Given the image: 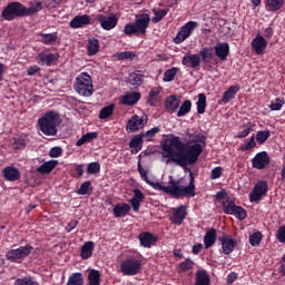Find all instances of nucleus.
<instances>
[{
    "mask_svg": "<svg viewBox=\"0 0 285 285\" xmlns=\"http://www.w3.org/2000/svg\"><path fill=\"white\" fill-rule=\"evenodd\" d=\"M161 151L167 155L165 158L169 159L167 164L174 163L176 166L186 168L198 161V157L203 154V146L184 144L179 137L171 135L169 139L161 142Z\"/></svg>",
    "mask_w": 285,
    "mask_h": 285,
    "instance_id": "1",
    "label": "nucleus"
},
{
    "mask_svg": "<svg viewBox=\"0 0 285 285\" xmlns=\"http://www.w3.org/2000/svg\"><path fill=\"white\" fill-rule=\"evenodd\" d=\"M184 170L188 173V186L186 187L180 186L179 185L180 180H174L171 176H169V181H168L169 186H164L160 183L150 181L147 178V171H145V169H142V165L138 163V173L140 174V178L142 179V181L149 185V187H153V189L165 193L174 199H179L184 197L186 198L196 197V184H195L196 180L194 178V171H190V169H188L187 167L186 168L184 167Z\"/></svg>",
    "mask_w": 285,
    "mask_h": 285,
    "instance_id": "2",
    "label": "nucleus"
},
{
    "mask_svg": "<svg viewBox=\"0 0 285 285\" xmlns=\"http://www.w3.org/2000/svg\"><path fill=\"white\" fill-rule=\"evenodd\" d=\"M227 193L225 189L218 191L215 194V200H223V214L225 215H233L239 222H243L244 219H247V210H245L242 206L235 205V199L226 197Z\"/></svg>",
    "mask_w": 285,
    "mask_h": 285,
    "instance_id": "3",
    "label": "nucleus"
},
{
    "mask_svg": "<svg viewBox=\"0 0 285 285\" xmlns=\"http://www.w3.org/2000/svg\"><path fill=\"white\" fill-rule=\"evenodd\" d=\"M144 199H145V195L142 194V191H140V189H137V188L132 189V198H130V205L126 203L117 204L114 207V217L116 218L126 217L128 213H130V208H132V212L137 213L138 210H140V204L142 203Z\"/></svg>",
    "mask_w": 285,
    "mask_h": 285,
    "instance_id": "4",
    "label": "nucleus"
},
{
    "mask_svg": "<svg viewBox=\"0 0 285 285\" xmlns=\"http://www.w3.org/2000/svg\"><path fill=\"white\" fill-rule=\"evenodd\" d=\"M147 28H149V14H135V21L132 23L126 24V27H122V35H126V37H145L147 33Z\"/></svg>",
    "mask_w": 285,
    "mask_h": 285,
    "instance_id": "5",
    "label": "nucleus"
},
{
    "mask_svg": "<svg viewBox=\"0 0 285 285\" xmlns=\"http://www.w3.org/2000/svg\"><path fill=\"white\" fill-rule=\"evenodd\" d=\"M58 126H60V115L56 111H48L38 118V128L42 135L56 136Z\"/></svg>",
    "mask_w": 285,
    "mask_h": 285,
    "instance_id": "6",
    "label": "nucleus"
},
{
    "mask_svg": "<svg viewBox=\"0 0 285 285\" xmlns=\"http://www.w3.org/2000/svg\"><path fill=\"white\" fill-rule=\"evenodd\" d=\"M33 14V12L26 11V7L21 2H9L2 10V20L11 22Z\"/></svg>",
    "mask_w": 285,
    "mask_h": 285,
    "instance_id": "7",
    "label": "nucleus"
},
{
    "mask_svg": "<svg viewBox=\"0 0 285 285\" xmlns=\"http://www.w3.org/2000/svg\"><path fill=\"white\" fill-rule=\"evenodd\" d=\"M75 91L85 98L91 97L94 94V86L91 85V76L87 72H81L75 78Z\"/></svg>",
    "mask_w": 285,
    "mask_h": 285,
    "instance_id": "8",
    "label": "nucleus"
},
{
    "mask_svg": "<svg viewBox=\"0 0 285 285\" xmlns=\"http://www.w3.org/2000/svg\"><path fill=\"white\" fill-rule=\"evenodd\" d=\"M141 268L142 263L140 261V255L126 258V261L120 263V274H122V276H135L140 274Z\"/></svg>",
    "mask_w": 285,
    "mask_h": 285,
    "instance_id": "9",
    "label": "nucleus"
},
{
    "mask_svg": "<svg viewBox=\"0 0 285 285\" xmlns=\"http://www.w3.org/2000/svg\"><path fill=\"white\" fill-rule=\"evenodd\" d=\"M33 252V246L26 245L19 246V248L9 249L6 254L7 261L13 264H21L23 259L31 255Z\"/></svg>",
    "mask_w": 285,
    "mask_h": 285,
    "instance_id": "10",
    "label": "nucleus"
},
{
    "mask_svg": "<svg viewBox=\"0 0 285 285\" xmlns=\"http://www.w3.org/2000/svg\"><path fill=\"white\" fill-rule=\"evenodd\" d=\"M198 27V22L188 21L180 29L179 32H176V37H174L175 45H181L190 35L194 33V30Z\"/></svg>",
    "mask_w": 285,
    "mask_h": 285,
    "instance_id": "11",
    "label": "nucleus"
},
{
    "mask_svg": "<svg viewBox=\"0 0 285 285\" xmlns=\"http://www.w3.org/2000/svg\"><path fill=\"white\" fill-rule=\"evenodd\" d=\"M268 191V187L266 181L261 180L254 185V188L249 193V203H259L266 193Z\"/></svg>",
    "mask_w": 285,
    "mask_h": 285,
    "instance_id": "12",
    "label": "nucleus"
},
{
    "mask_svg": "<svg viewBox=\"0 0 285 285\" xmlns=\"http://www.w3.org/2000/svg\"><path fill=\"white\" fill-rule=\"evenodd\" d=\"M96 21L99 22V26H101V29L106 31H110V30H114L118 24V17H116V14H112L110 17L98 14L96 16Z\"/></svg>",
    "mask_w": 285,
    "mask_h": 285,
    "instance_id": "13",
    "label": "nucleus"
},
{
    "mask_svg": "<svg viewBox=\"0 0 285 285\" xmlns=\"http://www.w3.org/2000/svg\"><path fill=\"white\" fill-rule=\"evenodd\" d=\"M268 164H271V159L266 151H261L252 158V168L256 170H264Z\"/></svg>",
    "mask_w": 285,
    "mask_h": 285,
    "instance_id": "14",
    "label": "nucleus"
},
{
    "mask_svg": "<svg viewBox=\"0 0 285 285\" xmlns=\"http://www.w3.org/2000/svg\"><path fill=\"white\" fill-rule=\"evenodd\" d=\"M60 59L59 53H46L39 52L38 53V63L42 67H52L57 63V60Z\"/></svg>",
    "mask_w": 285,
    "mask_h": 285,
    "instance_id": "15",
    "label": "nucleus"
},
{
    "mask_svg": "<svg viewBox=\"0 0 285 285\" xmlns=\"http://www.w3.org/2000/svg\"><path fill=\"white\" fill-rule=\"evenodd\" d=\"M210 50L215 53V58L220 61H227V56H229V45L227 42H218Z\"/></svg>",
    "mask_w": 285,
    "mask_h": 285,
    "instance_id": "16",
    "label": "nucleus"
},
{
    "mask_svg": "<svg viewBox=\"0 0 285 285\" xmlns=\"http://www.w3.org/2000/svg\"><path fill=\"white\" fill-rule=\"evenodd\" d=\"M88 26H91V18L89 14L77 16L72 18V20H69V28L75 30L82 29Z\"/></svg>",
    "mask_w": 285,
    "mask_h": 285,
    "instance_id": "17",
    "label": "nucleus"
},
{
    "mask_svg": "<svg viewBox=\"0 0 285 285\" xmlns=\"http://www.w3.org/2000/svg\"><path fill=\"white\" fill-rule=\"evenodd\" d=\"M218 242H220L223 254L225 255L233 254L235 246H237V242L229 235L218 238Z\"/></svg>",
    "mask_w": 285,
    "mask_h": 285,
    "instance_id": "18",
    "label": "nucleus"
},
{
    "mask_svg": "<svg viewBox=\"0 0 285 285\" xmlns=\"http://www.w3.org/2000/svg\"><path fill=\"white\" fill-rule=\"evenodd\" d=\"M200 62H203V59L198 58L196 53H185L181 58V66L186 68L196 69L200 67Z\"/></svg>",
    "mask_w": 285,
    "mask_h": 285,
    "instance_id": "19",
    "label": "nucleus"
},
{
    "mask_svg": "<svg viewBox=\"0 0 285 285\" xmlns=\"http://www.w3.org/2000/svg\"><path fill=\"white\" fill-rule=\"evenodd\" d=\"M186 206L181 205L179 207L174 208V213H171V217L169 218V222L176 226H181L184 223V219H186Z\"/></svg>",
    "mask_w": 285,
    "mask_h": 285,
    "instance_id": "20",
    "label": "nucleus"
},
{
    "mask_svg": "<svg viewBox=\"0 0 285 285\" xmlns=\"http://www.w3.org/2000/svg\"><path fill=\"white\" fill-rule=\"evenodd\" d=\"M138 239L140 240V246L145 248H151L157 243V236L149 232L140 233Z\"/></svg>",
    "mask_w": 285,
    "mask_h": 285,
    "instance_id": "21",
    "label": "nucleus"
},
{
    "mask_svg": "<svg viewBox=\"0 0 285 285\" xmlns=\"http://www.w3.org/2000/svg\"><path fill=\"white\" fill-rule=\"evenodd\" d=\"M142 124L144 120L140 118V116L132 115L126 125V132L132 134L140 130V128H142Z\"/></svg>",
    "mask_w": 285,
    "mask_h": 285,
    "instance_id": "22",
    "label": "nucleus"
},
{
    "mask_svg": "<svg viewBox=\"0 0 285 285\" xmlns=\"http://www.w3.org/2000/svg\"><path fill=\"white\" fill-rule=\"evenodd\" d=\"M2 174L4 176V179L9 183L19 181V179H21V173L17 167H4Z\"/></svg>",
    "mask_w": 285,
    "mask_h": 285,
    "instance_id": "23",
    "label": "nucleus"
},
{
    "mask_svg": "<svg viewBox=\"0 0 285 285\" xmlns=\"http://www.w3.org/2000/svg\"><path fill=\"white\" fill-rule=\"evenodd\" d=\"M266 39L259 35H256V37H254L252 40V49L256 55H262L264 49H266Z\"/></svg>",
    "mask_w": 285,
    "mask_h": 285,
    "instance_id": "24",
    "label": "nucleus"
},
{
    "mask_svg": "<svg viewBox=\"0 0 285 285\" xmlns=\"http://www.w3.org/2000/svg\"><path fill=\"white\" fill-rule=\"evenodd\" d=\"M237 92H239V86H229V88H227V90L223 92V98H220V105L225 106L229 102V100L235 99Z\"/></svg>",
    "mask_w": 285,
    "mask_h": 285,
    "instance_id": "25",
    "label": "nucleus"
},
{
    "mask_svg": "<svg viewBox=\"0 0 285 285\" xmlns=\"http://www.w3.org/2000/svg\"><path fill=\"white\" fill-rule=\"evenodd\" d=\"M137 101H140V92L138 91H131L129 94H126L120 99V104H122V106H135Z\"/></svg>",
    "mask_w": 285,
    "mask_h": 285,
    "instance_id": "26",
    "label": "nucleus"
},
{
    "mask_svg": "<svg viewBox=\"0 0 285 285\" xmlns=\"http://www.w3.org/2000/svg\"><path fill=\"white\" fill-rule=\"evenodd\" d=\"M145 76L141 73L140 70H135L128 75V85L138 88L142 86V79Z\"/></svg>",
    "mask_w": 285,
    "mask_h": 285,
    "instance_id": "27",
    "label": "nucleus"
},
{
    "mask_svg": "<svg viewBox=\"0 0 285 285\" xmlns=\"http://www.w3.org/2000/svg\"><path fill=\"white\" fill-rule=\"evenodd\" d=\"M220 237H217V230L210 228L206 232V235L203 236V245L206 246V249L213 247L215 245V240Z\"/></svg>",
    "mask_w": 285,
    "mask_h": 285,
    "instance_id": "28",
    "label": "nucleus"
},
{
    "mask_svg": "<svg viewBox=\"0 0 285 285\" xmlns=\"http://www.w3.org/2000/svg\"><path fill=\"white\" fill-rule=\"evenodd\" d=\"M161 131V129H159V127H153V129H149L145 132H140L138 135L132 136L131 139H136V138H140V139H145V141L150 142L153 141V138H155V135L159 134Z\"/></svg>",
    "mask_w": 285,
    "mask_h": 285,
    "instance_id": "29",
    "label": "nucleus"
},
{
    "mask_svg": "<svg viewBox=\"0 0 285 285\" xmlns=\"http://www.w3.org/2000/svg\"><path fill=\"white\" fill-rule=\"evenodd\" d=\"M57 165H59V163H57V160L46 161V163H42V165H40L36 169V171L40 175H49L57 167Z\"/></svg>",
    "mask_w": 285,
    "mask_h": 285,
    "instance_id": "30",
    "label": "nucleus"
},
{
    "mask_svg": "<svg viewBox=\"0 0 285 285\" xmlns=\"http://www.w3.org/2000/svg\"><path fill=\"white\" fill-rule=\"evenodd\" d=\"M160 92V88H153L151 90H149V94L147 95V104L149 105V107H157V104H159Z\"/></svg>",
    "mask_w": 285,
    "mask_h": 285,
    "instance_id": "31",
    "label": "nucleus"
},
{
    "mask_svg": "<svg viewBox=\"0 0 285 285\" xmlns=\"http://www.w3.org/2000/svg\"><path fill=\"white\" fill-rule=\"evenodd\" d=\"M94 253V242H87L85 245H81L80 252H79V257L81 259H89Z\"/></svg>",
    "mask_w": 285,
    "mask_h": 285,
    "instance_id": "32",
    "label": "nucleus"
},
{
    "mask_svg": "<svg viewBox=\"0 0 285 285\" xmlns=\"http://www.w3.org/2000/svg\"><path fill=\"white\" fill-rule=\"evenodd\" d=\"M38 37H40V43L46 45V46H55L57 43V33L51 32V33H38Z\"/></svg>",
    "mask_w": 285,
    "mask_h": 285,
    "instance_id": "33",
    "label": "nucleus"
},
{
    "mask_svg": "<svg viewBox=\"0 0 285 285\" xmlns=\"http://www.w3.org/2000/svg\"><path fill=\"white\" fill-rule=\"evenodd\" d=\"M179 107H181L180 101L174 95L167 97V99L165 100V108H167L169 112H174Z\"/></svg>",
    "mask_w": 285,
    "mask_h": 285,
    "instance_id": "34",
    "label": "nucleus"
},
{
    "mask_svg": "<svg viewBox=\"0 0 285 285\" xmlns=\"http://www.w3.org/2000/svg\"><path fill=\"white\" fill-rule=\"evenodd\" d=\"M196 56H198V58L203 60V63H209L210 60H213V57H215V53L209 47H205L202 48Z\"/></svg>",
    "mask_w": 285,
    "mask_h": 285,
    "instance_id": "35",
    "label": "nucleus"
},
{
    "mask_svg": "<svg viewBox=\"0 0 285 285\" xmlns=\"http://www.w3.org/2000/svg\"><path fill=\"white\" fill-rule=\"evenodd\" d=\"M167 13H169V9H153V14H155V17L149 18V22L157 24L164 17H167Z\"/></svg>",
    "mask_w": 285,
    "mask_h": 285,
    "instance_id": "36",
    "label": "nucleus"
},
{
    "mask_svg": "<svg viewBox=\"0 0 285 285\" xmlns=\"http://www.w3.org/2000/svg\"><path fill=\"white\" fill-rule=\"evenodd\" d=\"M194 285H210V276L208 275V272H196V283Z\"/></svg>",
    "mask_w": 285,
    "mask_h": 285,
    "instance_id": "37",
    "label": "nucleus"
},
{
    "mask_svg": "<svg viewBox=\"0 0 285 285\" xmlns=\"http://www.w3.org/2000/svg\"><path fill=\"white\" fill-rule=\"evenodd\" d=\"M97 52H99V40L91 37L87 40V55L95 56Z\"/></svg>",
    "mask_w": 285,
    "mask_h": 285,
    "instance_id": "38",
    "label": "nucleus"
},
{
    "mask_svg": "<svg viewBox=\"0 0 285 285\" xmlns=\"http://www.w3.org/2000/svg\"><path fill=\"white\" fill-rule=\"evenodd\" d=\"M283 0H266V10L268 12H277L283 8Z\"/></svg>",
    "mask_w": 285,
    "mask_h": 285,
    "instance_id": "39",
    "label": "nucleus"
},
{
    "mask_svg": "<svg viewBox=\"0 0 285 285\" xmlns=\"http://www.w3.org/2000/svg\"><path fill=\"white\" fill-rule=\"evenodd\" d=\"M89 281V285H101V273L96 269L89 271V275L87 276Z\"/></svg>",
    "mask_w": 285,
    "mask_h": 285,
    "instance_id": "40",
    "label": "nucleus"
},
{
    "mask_svg": "<svg viewBox=\"0 0 285 285\" xmlns=\"http://www.w3.org/2000/svg\"><path fill=\"white\" fill-rule=\"evenodd\" d=\"M146 141L141 139L140 137L130 138V142L128 144V147L134 150V154L140 153L142 150V142Z\"/></svg>",
    "mask_w": 285,
    "mask_h": 285,
    "instance_id": "41",
    "label": "nucleus"
},
{
    "mask_svg": "<svg viewBox=\"0 0 285 285\" xmlns=\"http://www.w3.org/2000/svg\"><path fill=\"white\" fill-rule=\"evenodd\" d=\"M196 111L198 115L206 112V94H198V101H196Z\"/></svg>",
    "mask_w": 285,
    "mask_h": 285,
    "instance_id": "42",
    "label": "nucleus"
},
{
    "mask_svg": "<svg viewBox=\"0 0 285 285\" xmlns=\"http://www.w3.org/2000/svg\"><path fill=\"white\" fill-rule=\"evenodd\" d=\"M114 110H115L114 105H108V106L101 108V110L99 111V119L100 120H106V119L112 117L114 116Z\"/></svg>",
    "mask_w": 285,
    "mask_h": 285,
    "instance_id": "43",
    "label": "nucleus"
},
{
    "mask_svg": "<svg viewBox=\"0 0 285 285\" xmlns=\"http://www.w3.org/2000/svg\"><path fill=\"white\" fill-rule=\"evenodd\" d=\"M252 137H254V141L264 145L268 140V137H271V132L268 130L256 131V135H252Z\"/></svg>",
    "mask_w": 285,
    "mask_h": 285,
    "instance_id": "44",
    "label": "nucleus"
},
{
    "mask_svg": "<svg viewBox=\"0 0 285 285\" xmlns=\"http://www.w3.org/2000/svg\"><path fill=\"white\" fill-rule=\"evenodd\" d=\"M176 109H179V111H176V117H185L186 115H188V112H190V100H184V102H181V106Z\"/></svg>",
    "mask_w": 285,
    "mask_h": 285,
    "instance_id": "45",
    "label": "nucleus"
},
{
    "mask_svg": "<svg viewBox=\"0 0 285 285\" xmlns=\"http://www.w3.org/2000/svg\"><path fill=\"white\" fill-rule=\"evenodd\" d=\"M77 195L79 196H89L91 195V181L87 180L81 183L79 189H77Z\"/></svg>",
    "mask_w": 285,
    "mask_h": 285,
    "instance_id": "46",
    "label": "nucleus"
},
{
    "mask_svg": "<svg viewBox=\"0 0 285 285\" xmlns=\"http://www.w3.org/2000/svg\"><path fill=\"white\" fill-rule=\"evenodd\" d=\"M256 140H254V136L249 137L247 140H245V142L242 144V146H239V151L246 153L252 150L253 148L256 147Z\"/></svg>",
    "mask_w": 285,
    "mask_h": 285,
    "instance_id": "47",
    "label": "nucleus"
},
{
    "mask_svg": "<svg viewBox=\"0 0 285 285\" xmlns=\"http://www.w3.org/2000/svg\"><path fill=\"white\" fill-rule=\"evenodd\" d=\"M66 285H83V277L81 276V273L69 275Z\"/></svg>",
    "mask_w": 285,
    "mask_h": 285,
    "instance_id": "48",
    "label": "nucleus"
},
{
    "mask_svg": "<svg viewBox=\"0 0 285 285\" xmlns=\"http://www.w3.org/2000/svg\"><path fill=\"white\" fill-rule=\"evenodd\" d=\"M194 269V261L186 258L184 262L179 263V274L187 273Z\"/></svg>",
    "mask_w": 285,
    "mask_h": 285,
    "instance_id": "49",
    "label": "nucleus"
},
{
    "mask_svg": "<svg viewBox=\"0 0 285 285\" xmlns=\"http://www.w3.org/2000/svg\"><path fill=\"white\" fill-rule=\"evenodd\" d=\"M263 237L264 236L262 235V232H256V233L249 235V246H252V247L259 246Z\"/></svg>",
    "mask_w": 285,
    "mask_h": 285,
    "instance_id": "50",
    "label": "nucleus"
},
{
    "mask_svg": "<svg viewBox=\"0 0 285 285\" xmlns=\"http://www.w3.org/2000/svg\"><path fill=\"white\" fill-rule=\"evenodd\" d=\"M176 72H179V69L178 68H176V67H174V68H171V69H167L166 71H165V77H163V81H165V82H171V81H174V77H176Z\"/></svg>",
    "mask_w": 285,
    "mask_h": 285,
    "instance_id": "51",
    "label": "nucleus"
},
{
    "mask_svg": "<svg viewBox=\"0 0 285 285\" xmlns=\"http://www.w3.org/2000/svg\"><path fill=\"white\" fill-rule=\"evenodd\" d=\"M101 171V165L99 163H89L87 165V174L97 175Z\"/></svg>",
    "mask_w": 285,
    "mask_h": 285,
    "instance_id": "52",
    "label": "nucleus"
},
{
    "mask_svg": "<svg viewBox=\"0 0 285 285\" xmlns=\"http://www.w3.org/2000/svg\"><path fill=\"white\" fill-rule=\"evenodd\" d=\"M206 136L203 134H196L194 135V139H191V144L194 145H200V147L206 148Z\"/></svg>",
    "mask_w": 285,
    "mask_h": 285,
    "instance_id": "53",
    "label": "nucleus"
},
{
    "mask_svg": "<svg viewBox=\"0 0 285 285\" xmlns=\"http://www.w3.org/2000/svg\"><path fill=\"white\" fill-rule=\"evenodd\" d=\"M285 101L282 98H276L272 105H268V109L272 111H278L281 108H283V105Z\"/></svg>",
    "mask_w": 285,
    "mask_h": 285,
    "instance_id": "54",
    "label": "nucleus"
},
{
    "mask_svg": "<svg viewBox=\"0 0 285 285\" xmlns=\"http://www.w3.org/2000/svg\"><path fill=\"white\" fill-rule=\"evenodd\" d=\"M116 58H118V60L122 61V60H130L135 58V52L132 51H120L118 53H116Z\"/></svg>",
    "mask_w": 285,
    "mask_h": 285,
    "instance_id": "55",
    "label": "nucleus"
},
{
    "mask_svg": "<svg viewBox=\"0 0 285 285\" xmlns=\"http://www.w3.org/2000/svg\"><path fill=\"white\" fill-rule=\"evenodd\" d=\"M13 285H36V282L31 277H23L13 281Z\"/></svg>",
    "mask_w": 285,
    "mask_h": 285,
    "instance_id": "56",
    "label": "nucleus"
},
{
    "mask_svg": "<svg viewBox=\"0 0 285 285\" xmlns=\"http://www.w3.org/2000/svg\"><path fill=\"white\" fill-rule=\"evenodd\" d=\"M223 176V167H215L210 170V179H220Z\"/></svg>",
    "mask_w": 285,
    "mask_h": 285,
    "instance_id": "57",
    "label": "nucleus"
},
{
    "mask_svg": "<svg viewBox=\"0 0 285 285\" xmlns=\"http://www.w3.org/2000/svg\"><path fill=\"white\" fill-rule=\"evenodd\" d=\"M40 10H43V3L41 2H36V4L29 7V8H26V12H30V13H38L40 12Z\"/></svg>",
    "mask_w": 285,
    "mask_h": 285,
    "instance_id": "58",
    "label": "nucleus"
},
{
    "mask_svg": "<svg viewBox=\"0 0 285 285\" xmlns=\"http://www.w3.org/2000/svg\"><path fill=\"white\" fill-rule=\"evenodd\" d=\"M276 239L281 244H285V225L278 227V230L276 232Z\"/></svg>",
    "mask_w": 285,
    "mask_h": 285,
    "instance_id": "59",
    "label": "nucleus"
},
{
    "mask_svg": "<svg viewBox=\"0 0 285 285\" xmlns=\"http://www.w3.org/2000/svg\"><path fill=\"white\" fill-rule=\"evenodd\" d=\"M48 156H50V158H58L62 156V148L60 147L50 148V153L48 154Z\"/></svg>",
    "mask_w": 285,
    "mask_h": 285,
    "instance_id": "60",
    "label": "nucleus"
},
{
    "mask_svg": "<svg viewBox=\"0 0 285 285\" xmlns=\"http://www.w3.org/2000/svg\"><path fill=\"white\" fill-rule=\"evenodd\" d=\"M77 225H79L78 220H76V219L69 220V223H67V226L65 227V232L72 233V230H75V228H77Z\"/></svg>",
    "mask_w": 285,
    "mask_h": 285,
    "instance_id": "61",
    "label": "nucleus"
},
{
    "mask_svg": "<svg viewBox=\"0 0 285 285\" xmlns=\"http://www.w3.org/2000/svg\"><path fill=\"white\" fill-rule=\"evenodd\" d=\"M96 138H99V132L91 131V132L81 135V138H79V139L95 140Z\"/></svg>",
    "mask_w": 285,
    "mask_h": 285,
    "instance_id": "62",
    "label": "nucleus"
},
{
    "mask_svg": "<svg viewBox=\"0 0 285 285\" xmlns=\"http://www.w3.org/2000/svg\"><path fill=\"white\" fill-rule=\"evenodd\" d=\"M250 132H252V128H250V127H247V128H245L244 130L237 132V139L247 138Z\"/></svg>",
    "mask_w": 285,
    "mask_h": 285,
    "instance_id": "63",
    "label": "nucleus"
},
{
    "mask_svg": "<svg viewBox=\"0 0 285 285\" xmlns=\"http://www.w3.org/2000/svg\"><path fill=\"white\" fill-rule=\"evenodd\" d=\"M75 173H77L76 178L79 179L83 175V165H75Z\"/></svg>",
    "mask_w": 285,
    "mask_h": 285,
    "instance_id": "64",
    "label": "nucleus"
}]
</instances>
